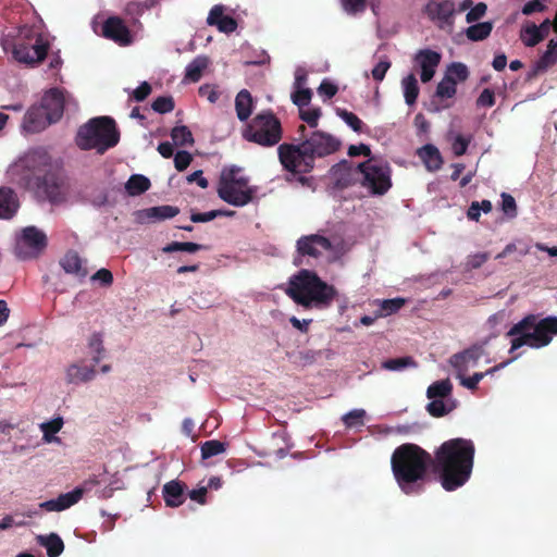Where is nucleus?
<instances>
[{"instance_id":"nucleus-1","label":"nucleus","mask_w":557,"mask_h":557,"mask_svg":"<svg viewBox=\"0 0 557 557\" xmlns=\"http://www.w3.org/2000/svg\"><path fill=\"white\" fill-rule=\"evenodd\" d=\"M474 454L473 442L462 437L445 441L434 451L432 468L445 491H456L469 481Z\"/></svg>"},{"instance_id":"nucleus-2","label":"nucleus","mask_w":557,"mask_h":557,"mask_svg":"<svg viewBox=\"0 0 557 557\" xmlns=\"http://www.w3.org/2000/svg\"><path fill=\"white\" fill-rule=\"evenodd\" d=\"M341 140L333 135L314 131L300 144L284 143L277 147L283 169L292 174H307L314 169L317 158H323L341 148Z\"/></svg>"},{"instance_id":"nucleus-3","label":"nucleus","mask_w":557,"mask_h":557,"mask_svg":"<svg viewBox=\"0 0 557 557\" xmlns=\"http://www.w3.org/2000/svg\"><path fill=\"white\" fill-rule=\"evenodd\" d=\"M432 461V455L417 444H401L394 450L391 458L392 471L399 488L406 495L423 492Z\"/></svg>"},{"instance_id":"nucleus-4","label":"nucleus","mask_w":557,"mask_h":557,"mask_svg":"<svg viewBox=\"0 0 557 557\" xmlns=\"http://www.w3.org/2000/svg\"><path fill=\"white\" fill-rule=\"evenodd\" d=\"M285 293L295 304L308 310H325L332 306L338 295L333 285L307 269L298 271L289 278Z\"/></svg>"},{"instance_id":"nucleus-5","label":"nucleus","mask_w":557,"mask_h":557,"mask_svg":"<svg viewBox=\"0 0 557 557\" xmlns=\"http://www.w3.org/2000/svg\"><path fill=\"white\" fill-rule=\"evenodd\" d=\"M506 335L512 337L509 352L524 345L535 349L545 347L557 335V317L550 315L539 320L537 315L528 314L513 324Z\"/></svg>"},{"instance_id":"nucleus-6","label":"nucleus","mask_w":557,"mask_h":557,"mask_svg":"<svg viewBox=\"0 0 557 557\" xmlns=\"http://www.w3.org/2000/svg\"><path fill=\"white\" fill-rule=\"evenodd\" d=\"M49 42L33 27H20L12 39H5L3 49L11 51L14 60L28 66L40 64L48 55Z\"/></svg>"},{"instance_id":"nucleus-7","label":"nucleus","mask_w":557,"mask_h":557,"mask_svg":"<svg viewBox=\"0 0 557 557\" xmlns=\"http://www.w3.org/2000/svg\"><path fill=\"white\" fill-rule=\"evenodd\" d=\"M120 133L115 121L110 116H98L90 119L78 128L75 141L83 150L97 149L103 153L117 145Z\"/></svg>"},{"instance_id":"nucleus-8","label":"nucleus","mask_w":557,"mask_h":557,"mask_svg":"<svg viewBox=\"0 0 557 557\" xmlns=\"http://www.w3.org/2000/svg\"><path fill=\"white\" fill-rule=\"evenodd\" d=\"M283 126L272 110L257 113L242 129V137L261 147L276 146L283 138Z\"/></svg>"},{"instance_id":"nucleus-9","label":"nucleus","mask_w":557,"mask_h":557,"mask_svg":"<svg viewBox=\"0 0 557 557\" xmlns=\"http://www.w3.org/2000/svg\"><path fill=\"white\" fill-rule=\"evenodd\" d=\"M240 168L232 165L221 171L216 193L220 199L234 207L251 202L257 188L249 185L246 176L239 175Z\"/></svg>"},{"instance_id":"nucleus-10","label":"nucleus","mask_w":557,"mask_h":557,"mask_svg":"<svg viewBox=\"0 0 557 557\" xmlns=\"http://www.w3.org/2000/svg\"><path fill=\"white\" fill-rule=\"evenodd\" d=\"M362 175L361 185L370 190L372 195L383 196L392 187L391 166L375 158L357 165Z\"/></svg>"},{"instance_id":"nucleus-11","label":"nucleus","mask_w":557,"mask_h":557,"mask_svg":"<svg viewBox=\"0 0 557 557\" xmlns=\"http://www.w3.org/2000/svg\"><path fill=\"white\" fill-rule=\"evenodd\" d=\"M47 247V236L35 226H27L15 246L17 258L26 260L38 257Z\"/></svg>"},{"instance_id":"nucleus-12","label":"nucleus","mask_w":557,"mask_h":557,"mask_svg":"<svg viewBox=\"0 0 557 557\" xmlns=\"http://www.w3.org/2000/svg\"><path fill=\"white\" fill-rule=\"evenodd\" d=\"M424 13L441 28L453 27L457 9L453 0H429Z\"/></svg>"},{"instance_id":"nucleus-13","label":"nucleus","mask_w":557,"mask_h":557,"mask_svg":"<svg viewBox=\"0 0 557 557\" xmlns=\"http://www.w3.org/2000/svg\"><path fill=\"white\" fill-rule=\"evenodd\" d=\"M97 484H99V481L96 479V476L88 479L84 482V487H75L69 493L60 494L54 499L42 502L39 504V508L46 511H63L69 509L82 499L87 486Z\"/></svg>"},{"instance_id":"nucleus-14","label":"nucleus","mask_w":557,"mask_h":557,"mask_svg":"<svg viewBox=\"0 0 557 557\" xmlns=\"http://www.w3.org/2000/svg\"><path fill=\"white\" fill-rule=\"evenodd\" d=\"M22 166L32 172L35 176L50 173L51 157L48 151L42 148L30 149L22 159Z\"/></svg>"},{"instance_id":"nucleus-15","label":"nucleus","mask_w":557,"mask_h":557,"mask_svg":"<svg viewBox=\"0 0 557 557\" xmlns=\"http://www.w3.org/2000/svg\"><path fill=\"white\" fill-rule=\"evenodd\" d=\"M102 36L120 46H128L133 41L131 30L119 16H110L103 22Z\"/></svg>"},{"instance_id":"nucleus-16","label":"nucleus","mask_w":557,"mask_h":557,"mask_svg":"<svg viewBox=\"0 0 557 557\" xmlns=\"http://www.w3.org/2000/svg\"><path fill=\"white\" fill-rule=\"evenodd\" d=\"M67 101L62 89L51 88L44 94L40 106L50 116V121L55 123L63 116Z\"/></svg>"},{"instance_id":"nucleus-17","label":"nucleus","mask_w":557,"mask_h":557,"mask_svg":"<svg viewBox=\"0 0 557 557\" xmlns=\"http://www.w3.org/2000/svg\"><path fill=\"white\" fill-rule=\"evenodd\" d=\"M332 249V244L329 238L312 234L302 236L297 240V250L302 256L319 257L323 251Z\"/></svg>"},{"instance_id":"nucleus-18","label":"nucleus","mask_w":557,"mask_h":557,"mask_svg":"<svg viewBox=\"0 0 557 557\" xmlns=\"http://www.w3.org/2000/svg\"><path fill=\"white\" fill-rule=\"evenodd\" d=\"M331 174L338 188H347L356 183L360 171L351 162L342 160L331 168Z\"/></svg>"},{"instance_id":"nucleus-19","label":"nucleus","mask_w":557,"mask_h":557,"mask_svg":"<svg viewBox=\"0 0 557 557\" xmlns=\"http://www.w3.org/2000/svg\"><path fill=\"white\" fill-rule=\"evenodd\" d=\"M441 58L438 52L431 49H422L417 52L414 61L421 67L420 77L423 83H428L433 78L435 69L441 62Z\"/></svg>"},{"instance_id":"nucleus-20","label":"nucleus","mask_w":557,"mask_h":557,"mask_svg":"<svg viewBox=\"0 0 557 557\" xmlns=\"http://www.w3.org/2000/svg\"><path fill=\"white\" fill-rule=\"evenodd\" d=\"M38 188L52 203L61 202L64 198L61 182L59 177L51 172L38 176Z\"/></svg>"},{"instance_id":"nucleus-21","label":"nucleus","mask_w":557,"mask_h":557,"mask_svg":"<svg viewBox=\"0 0 557 557\" xmlns=\"http://www.w3.org/2000/svg\"><path fill=\"white\" fill-rule=\"evenodd\" d=\"M52 123L50 116L41 106L28 109L24 117V127L30 133H38Z\"/></svg>"},{"instance_id":"nucleus-22","label":"nucleus","mask_w":557,"mask_h":557,"mask_svg":"<svg viewBox=\"0 0 557 557\" xmlns=\"http://www.w3.org/2000/svg\"><path fill=\"white\" fill-rule=\"evenodd\" d=\"M59 263L65 273L74 275L79 280L85 278L88 274L83 259L79 257L78 252L74 250L66 251Z\"/></svg>"},{"instance_id":"nucleus-23","label":"nucleus","mask_w":557,"mask_h":557,"mask_svg":"<svg viewBox=\"0 0 557 557\" xmlns=\"http://www.w3.org/2000/svg\"><path fill=\"white\" fill-rule=\"evenodd\" d=\"M185 491L186 484L181 481L172 480L165 483L162 490L165 505L172 508L181 506L185 502Z\"/></svg>"},{"instance_id":"nucleus-24","label":"nucleus","mask_w":557,"mask_h":557,"mask_svg":"<svg viewBox=\"0 0 557 557\" xmlns=\"http://www.w3.org/2000/svg\"><path fill=\"white\" fill-rule=\"evenodd\" d=\"M482 354L483 350L481 347L473 346L462 352L454 355L450 362L459 372H465L470 366H475L478 363Z\"/></svg>"},{"instance_id":"nucleus-25","label":"nucleus","mask_w":557,"mask_h":557,"mask_svg":"<svg viewBox=\"0 0 557 557\" xmlns=\"http://www.w3.org/2000/svg\"><path fill=\"white\" fill-rule=\"evenodd\" d=\"M95 363L91 367L73 363L66 369V382L69 384H81L92 381L96 377Z\"/></svg>"},{"instance_id":"nucleus-26","label":"nucleus","mask_w":557,"mask_h":557,"mask_svg":"<svg viewBox=\"0 0 557 557\" xmlns=\"http://www.w3.org/2000/svg\"><path fill=\"white\" fill-rule=\"evenodd\" d=\"M16 194L8 187H0V219L9 220L17 211Z\"/></svg>"},{"instance_id":"nucleus-27","label":"nucleus","mask_w":557,"mask_h":557,"mask_svg":"<svg viewBox=\"0 0 557 557\" xmlns=\"http://www.w3.org/2000/svg\"><path fill=\"white\" fill-rule=\"evenodd\" d=\"M418 156L429 171H437L443 164L440 150L432 144H426L418 150Z\"/></svg>"},{"instance_id":"nucleus-28","label":"nucleus","mask_w":557,"mask_h":557,"mask_svg":"<svg viewBox=\"0 0 557 557\" xmlns=\"http://www.w3.org/2000/svg\"><path fill=\"white\" fill-rule=\"evenodd\" d=\"M253 110V99L247 89H242L235 98V111L239 121L246 122Z\"/></svg>"},{"instance_id":"nucleus-29","label":"nucleus","mask_w":557,"mask_h":557,"mask_svg":"<svg viewBox=\"0 0 557 557\" xmlns=\"http://www.w3.org/2000/svg\"><path fill=\"white\" fill-rule=\"evenodd\" d=\"M37 542L46 548L48 557H59L64 550V543L57 533L39 535Z\"/></svg>"},{"instance_id":"nucleus-30","label":"nucleus","mask_w":557,"mask_h":557,"mask_svg":"<svg viewBox=\"0 0 557 557\" xmlns=\"http://www.w3.org/2000/svg\"><path fill=\"white\" fill-rule=\"evenodd\" d=\"M517 358H518V356H515L507 361H504L497 366H494L493 368L488 369L485 372H475L473 375H471L469 377L462 376L461 372H460L458 375V377L460 379V384L468 389L474 391L478 388V384L485 375L496 372L497 370L506 367L507 364H509L511 361L516 360Z\"/></svg>"},{"instance_id":"nucleus-31","label":"nucleus","mask_w":557,"mask_h":557,"mask_svg":"<svg viewBox=\"0 0 557 557\" xmlns=\"http://www.w3.org/2000/svg\"><path fill=\"white\" fill-rule=\"evenodd\" d=\"M151 186L150 180L141 174H133L125 183V190L129 196H139Z\"/></svg>"},{"instance_id":"nucleus-32","label":"nucleus","mask_w":557,"mask_h":557,"mask_svg":"<svg viewBox=\"0 0 557 557\" xmlns=\"http://www.w3.org/2000/svg\"><path fill=\"white\" fill-rule=\"evenodd\" d=\"M209 59L203 55L195 58L187 66L185 71V79L191 83H197L203 71L208 67Z\"/></svg>"},{"instance_id":"nucleus-33","label":"nucleus","mask_w":557,"mask_h":557,"mask_svg":"<svg viewBox=\"0 0 557 557\" xmlns=\"http://www.w3.org/2000/svg\"><path fill=\"white\" fill-rule=\"evenodd\" d=\"M557 63V39H550L547 45L546 51L536 62L539 71H546Z\"/></svg>"},{"instance_id":"nucleus-34","label":"nucleus","mask_w":557,"mask_h":557,"mask_svg":"<svg viewBox=\"0 0 557 557\" xmlns=\"http://www.w3.org/2000/svg\"><path fill=\"white\" fill-rule=\"evenodd\" d=\"M453 384L448 379L436 381L428 387L426 396L429 399H443L451 394Z\"/></svg>"},{"instance_id":"nucleus-35","label":"nucleus","mask_w":557,"mask_h":557,"mask_svg":"<svg viewBox=\"0 0 557 557\" xmlns=\"http://www.w3.org/2000/svg\"><path fill=\"white\" fill-rule=\"evenodd\" d=\"M404 97L408 106L416 103L419 96L418 81L413 74L406 76L403 82Z\"/></svg>"},{"instance_id":"nucleus-36","label":"nucleus","mask_w":557,"mask_h":557,"mask_svg":"<svg viewBox=\"0 0 557 557\" xmlns=\"http://www.w3.org/2000/svg\"><path fill=\"white\" fill-rule=\"evenodd\" d=\"M493 29L491 22H482L467 28L466 35L472 41H480L487 38Z\"/></svg>"},{"instance_id":"nucleus-37","label":"nucleus","mask_w":557,"mask_h":557,"mask_svg":"<svg viewBox=\"0 0 557 557\" xmlns=\"http://www.w3.org/2000/svg\"><path fill=\"white\" fill-rule=\"evenodd\" d=\"M457 92L456 79L450 76H444V78L437 84L435 96L444 98H453Z\"/></svg>"},{"instance_id":"nucleus-38","label":"nucleus","mask_w":557,"mask_h":557,"mask_svg":"<svg viewBox=\"0 0 557 557\" xmlns=\"http://www.w3.org/2000/svg\"><path fill=\"white\" fill-rule=\"evenodd\" d=\"M406 304V299L396 297L392 299H384L380 301V312L377 317H386L398 312Z\"/></svg>"},{"instance_id":"nucleus-39","label":"nucleus","mask_w":557,"mask_h":557,"mask_svg":"<svg viewBox=\"0 0 557 557\" xmlns=\"http://www.w3.org/2000/svg\"><path fill=\"white\" fill-rule=\"evenodd\" d=\"M180 213V209L174 206H158L147 209V215L157 220H165L176 216Z\"/></svg>"},{"instance_id":"nucleus-40","label":"nucleus","mask_w":557,"mask_h":557,"mask_svg":"<svg viewBox=\"0 0 557 557\" xmlns=\"http://www.w3.org/2000/svg\"><path fill=\"white\" fill-rule=\"evenodd\" d=\"M409 367H417V361L410 356L387 359L382 363V368L388 371H401Z\"/></svg>"},{"instance_id":"nucleus-41","label":"nucleus","mask_w":557,"mask_h":557,"mask_svg":"<svg viewBox=\"0 0 557 557\" xmlns=\"http://www.w3.org/2000/svg\"><path fill=\"white\" fill-rule=\"evenodd\" d=\"M171 137L175 145L177 146H186L194 144V137L191 132L187 126H175L171 131Z\"/></svg>"},{"instance_id":"nucleus-42","label":"nucleus","mask_w":557,"mask_h":557,"mask_svg":"<svg viewBox=\"0 0 557 557\" xmlns=\"http://www.w3.org/2000/svg\"><path fill=\"white\" fill-rule=\"evenodd\" d=\"M226 446L218 440H211L202 443L200 450L202 459H209L224 453Z\"/></svg>"},{"instance_id":"nucleus-43","label":"nucleus","mask_w":557,"mask_h":557,"mask_svg":"<svg viewBox=\"0 0 557 557\" xmlns=\"http://www.w3.org/2000/svg\"><path fill=\"white\" fill-rule=\"evenodd\" d=\"M521 39L527 47H534L544 40L543 35L539 33L537 25L533 23L523 28Z\"/></svg>"},{"instance_id":"nucleus-44","label":"nucleus","mask_w":557,"mask_h":557,"mask_svg":"<svg viewBox=\"0 0 557 557\" xmlns=\"http://www.w3.org/2000/svg\"><path fill=\"white\" fill-rule=\"evenodd\" d=\"M445 76H450L457 82H466L469 77V70L461 62H453L448 67Z\"/></svg>"},{"instance_id":"nucleus-45","label":"nucleus","mask_w":557,"mask_h":557,"mask_svg":"<svg viewBox=\"0 0 557 557\" xmlns=\"http://www.w3.org/2000/svg\"><path fill=\"white\" fill-rule=\"evenodd\" d=\"M336 113L352 131L362 132L363 122L355 113L345 109H337Z\"/></svg>"},{"instance_id":"nucleus-46","label":"nucleus","mask_w":557,"mask_h":557,"mask_svg":"<svg viewBox=\"0 0 557 557\" xmlns=\"http://www.w3.org/2000/svg\"><path fill=\"white\" fill-rule=\"evenodd\" d=\"M205 248L206 247L203 245L196 244V243L173 242V243L166 245L163 248V251L164 252H173V251L196 252V251H199V250L205 249Z\"/></svg>"},{"instance_id":"nucleus-47","label":"nucleus","mask_w":557,"mask_h":557,"mask_svg":"<svg viewBox=\"0 0 557 557\" xmlns=\"http://www.w3.org/2000/svg\"><path fill=\"white\" fill-rule=\"evenodd\" d=\"M366 417V411L363 409H354L347 412L343 417V422L346 428L351 429L355 426H362L364 424L363 419Z\"/></svg>"},{"instance_id":"nucleus-48","label":"nucleus","mask_w":557,"mask_h":557,"mask_svg":"<svg viewBox=\"0 0 557 557\" xmlns=\"http://www.w3.org/2000/svg\"><path fill=\"white\" fill-rule=\"evenodd\" d=\"M63 426V419L62 418H55L51 421L44 422L40 425V429L44 433V438L47 442H51L54 434H57Z\"/></svg>"},{"instance_id":"nucleus-49","label":"nucleus","mask_w":557,"mask_h":557,"mask_svg":"<svg viewBox=\"0 0 557 557\" xmlns=\"http://www.w3.org/2000/svg\"><path fill=\"white\" fill-rule=\"evenodd\" d=\"M174 100L171 96H160L151 104L153 111L164 114L174 110Z\"/></svg>"},{"instance_id":"nucleus-50","label":"nucleus","mask_w":557,"mask_h":557,"mask_svg":"<svg viewBox=\"0 0 557 557\" xmlns=\"http://www.w3.org/2000/svg\"><path fill=\"white\" fill-rule=\"evenodd\" d=\"M88 346L92 351H95L92 362L97 364L101 360L102 354L104 351L101 334L94 333L88 341Z\"/></svg>"},{"instance_id":"nucleus-51","label":"nucleus","mask_w":557,"mask_h":557,"mask_svg":"<svg viewBox=\"0 0 557 557\" xmlns=\"http://www.w3.org/2000/svg\"><path fill=\"white\" fill-rule=\"evenodd\" d=\"M322 115L320 108H311V109H300L299 117L306 122L310 127H317L319 124V119Z\"/></svg>"},{"instance_id":"nucleus-52","label":"nucleus","mask_w":557,"mask_h":557,"mask_svg":"<svg viewBox=\"0 0 557 557\" xmlns=\"http://www.w3.org/2000/svg\"><path fill=\"white\" fill-rule=\"evenodd\" d=\"M450 410L451 409L447 408V406L445 405L443 399H432V401H430L426 405V411L432 417H435V418L443 417V416L447 414Z\"/></svg>"},{"instance_id":"nucleus-53","label":"nucleus","mask_w":557,"mask_h":557,"mask_svg":"<svg viewBox=\"0 0 557 557\" xmlns=\"http://www.w3.org/2000/svg\"><path fill=\"white\" fill-rule=\"evenodd\" d=\"M502 210L510 219L517 216V203L510 194H502Z\"/></svg>"},{"instance_id":"nucleus-54","label":"nucleus","mask_w":557,"mask_h":557,"mask_svg":"<svg viewBox=\"0 0 557 557\" xmlns=\"http://www.w3.org/2000/svg\"><path fill=\"white\" fill-rule=\"evenodd\" d=\"M312 97L309 88L298 89L292 95L293 102L299 107V110L308 106Z\"/></svg>"},{"instance_id":"nucleus-55","label":"nucleus","mask_w":557,"mask_h":557,"mask_svg":"<svg viewBox=\"0 0 557 557\" xmlns=\"http://www.w3.org/2000/svg\"><path fill=\"white\" fill-rule=\"evenodd\" d=\"M191 161H193L191 154L185 150L178 151L174 156V165H175V169L180 172L187 169Z\"/></svg>"},{"instance_id":"nucleus-56","label":"nucleus","mask_w":557,"mask_h":557,"mask_svg":"<svg viewBox=\"0 0 557 557\" xmlns=\"http://www.w3.org/2000/svg\"><path fill=\"white\" fill-rule=\"evenodd\" d=\"M470 140L471 138L470 137H465L462 135H457L453 141V145H451V148H453V151L454 153L457 156V157H460L462 154H465L467 152V149H468V146L470 144Z\"/></svg>"},{"instance_id":"nucleus-57","label":"nucleus","mask_w":557,"mask_h":557,"mask_svg":"<svg viewBox=\"0 0 557 557\" xmlns=\"http://www.w3.org/2000/svg\"><path fill=\"white\" fill-rule=\"evenodd\" d=\"M494 104H495L494 91L490 88H485L476 99V107L491 108Z\"/></svg>"},{"instance_id":"nucleus-58","label":"nucleus","mask_w":557,"mask_h":557,"mask_svg":"<svg viewBox=\"0 0 557 557\" xmlns=\"http://www.w3.org/2000/svg\"><path fill=\"white\" fill-rule=\"evenodd\" d=\"M487 7L484 2H479L466 15V20L468 23H472L479 21L486 13Z\"/></svg>"},{"instance_id":"nucleus-59","label":"nucleus","mask_w":557,"mask_h":557,"mask_svg":"<svg viewBox=\"0 0 557 557\" xmlns=\"http://www.w3.org/2000/svg\"><path fill=\"white\" fill-rule=\"evenodd\" d=\"M214 26L222 33H233L237 28V22L234 17L225 15Z\"/></svg>"},{"instance_id":"nucleus-60","label":"nucleus","mask_w":557,"mask_h":557,"mask_svg":"<svg viewBox=\"0 0 557 557\" xmlns=\"http://www.w3.org/2000/svg\"><path fill=\"white\" fill-rule=\"evenodd\" d=\"M546 5L541 0H530L522 7V14L532 15L536 12H544L546 10Z\"/></svg>"},{"instance_id":"nucleus-61","label":"nucleus","mask_w":557,"mask_h":557,"mask_svg":"<svg viewBox=\"0 0 557 557\" xmlns=\"http://www.w3.org/2000/svg\"><path fill=\"white\" fill-rule=\"evenodd\" d=\"M91 281H99L103 286H111L113 283V275L110 270L102 268L91 276Z\"/></svg>"},{"instance_id":"nucleus-62","label":"nucleus","mask_w":557,"mask_h":557,"mask_svg":"<svg viewBox=\"0 0 557 557\" xmlns=\"http://www.w3.org/2000/svg\"><path fill=\"white\" fill-rule=\"evenodd\" d=\"M318 91L321 96H325L327 99H331L337 94L338 87L332 82L324 79L320 84Z\"/></svg>"},{"instance_id":"nucleus-63","label":"nucleus","mask_w":557,"mask_h":557,"mask_svg":"<svg viewBox=\"0 0 557 557\" xmlns=\"http://www.w3.org/2000/svg\"><path fill=\"white\" fill-rule=\"evenodd\" d=\"M391 67V62L387 60L380 61L373 69H372V77L373 79L381 82L384 79L386 72Z\"/></svg>"},{"instance_id":"nucleus-64","label":"nucleus","mask_w":557,"mask_h":557,"mask_svg":"<svg viewBox=\"0 0 557 557\" xmlns=\"http://www.w3.org/2000/svg\"><path fill=\"white\" fill-rule=\"evenodd\" d=\"M146 9V5L141 2L132 1L128 2L124 9V12L127 16L133 18L140 16Z\"/></svg>"}]
</instances>
